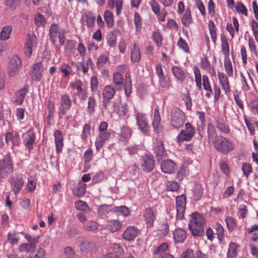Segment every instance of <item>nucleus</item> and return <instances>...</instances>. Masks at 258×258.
<instances>
[{
	"mask_svg": "<svg viewBox=\"0 0 258 258\" xmlns=\"http://www.w3.org/2000/svg\"><path fill=\"white\" fill-rule=\"evenodd\" d=\"M107 226L112 232H114L121 228L122 224L117 220H111L108 222Z\"/></svg>",
	"mask_w": 258,
	"mask_h": 258,
	"instance_id": "34",
	"label": "nucleus"
},
{
	"mask_svg": "<svg viewBox=\"0 0 258 258\" xmlns=\"http://www.w3.org/2000/svg\"><path fill=\"white\" fill-rule=\"evenodd\" d=\"M115 93V90L111 86H106L103 92V99H112Z\"/></svg>",
	"mask_w": 258,
	"mask_h": 258,
	"instance_id": "38",
	"label": "nucleus"
},
{
	"mask_svg": "<svg viewBox=\"0 0 258 258\" xmlns=\"http://www.w3.org/2000/svg\"><path fill=\"white\" fill-rule=\"evenodd\" d=\"M83 227V229L86 231H94L98 229L99 224L95 221L90 220L85 223Z\"/></svg>",
	"mask_w": 258,
	"mask_h": 258,
	"instance_id": "32",
	"label": "nucleus"
},
{
	"mask_svg": "<svg viewBox=\"0 0 258 258\" xmlns=\"http://www.w3.org/2000/svg\"><path fill=\"white\" fill-rule=\"evenodd\" d=\"M248 232L253 233V236L251 238V240L254 241H257L258 239V224L254 225L249 229Z\"/></svg>",
	"mask_w": 258,
	"mask_h": 258,
	"instance_id": "60",
	"label": "nucleus"
},
{
	"mask_svg": "<svg viewBox=\"0 0 258 258\" xmlns=\"http://www.w3.org/2000/svg\"><path fill=\"white\" fill-rule=\"evenodd\" d=\"M113 81L116 85H121L123 83L124 79L122 76L119 72H115L113 74Z\"/></svg>",
	"mask_w": 258,
	"mask_h": 258,
	"instance_id": "62",
	"label": "nucleus"
},
{
	"mask_svg": "<svg viewBox=\"0 0 258 258\" xmlns=\"http://www.w3.org/2000/svg\"><path fill=\"white\" fill-rule=\"evenodd\" d=\"M141 165L143 171H151L155 166V161L152 155H144L142 157Z\"/></svg>",
	"mask_w": 258,
	"mask_h": 258,
	"instance_id": "10",
	"label": "nucleus"
},
{
	"mask_svg": "<svg viewBox=\"0 0 258 258\" xmlns=\"http://www.w3.org/2000/svg\"><path fill=\"white\" fill-rule=\"evenodd\" d=\"M154 151L156 154V158L158 162H160L163 157H165L166 154L164 145L161 140L156 139L154 143Z\"/></svg>",
	"mask_w": 258,
	"mask_h": 258,
	"instance_id": "11",
	"label": "nucleus"
},
{
	"mask_svg": "<svg viewBox=\"0 0 258 258\" xmlns=\"http://www.w3.org/2000/svg\"><path fill=\"white\" fill-rule=\"evenodd\" d=\"M224 67L226 74L229 77H232L233 70L232 63L229 57L225 58Z\"/></svg>",
	"mask_w": 258,
	"mask_h": 258,
	"instance_id": "44",
	"label": "nucleus"
},
{
	"mask_svg": "<svg viewBox=\"0 0 258 258\" xmlns=\"http://www.w3.org/2000/svg\"><path fill=\"white\" fill-rule=\"evenodd\" d=\"M47 108L48 111L47 118L49 121L50 120H51L53 116L55 109L54 103L52 102L50 100H48L47 102Z\"/></svg>",
	"mask_w": 258,
	"mask_h": 258,
	"instance_id": "48",
	"label": "nucleus"
},
{
	"mask_svg": "<svg viewBox=\"0 0 258 258\" xmlns=\"http://www.w3.org/2000/svg\"><path fill=\"white\" fill-rule=\"evenodd\" d=\"M216 126L219 131L224 134H228L230 132L228 124L226 120L222 118H219L216 120Z\"/></svg>",
	"mask_w": 258,
	"mask_h": 258,
	"instance_id": "25",
	"label": "nucleus"
},
{
	"mask_svg": "<svg viewBox=\"0 0 258 258\" xmlns=\"http://www.w3.org/2000/svg\"><path fill=\"white\" fill-rule=\"evenodd\" d=\"M160 167L162 171L167 174L174 173L177 169L176 163L170 159L162 161L161 163Z\"/></svg>",
	"mask_w": 258,
	"mask_h": 258,
	"instance_id": "12",
	"label": "nucleus"
},
{
	"mask_svg": "<svg viewBox=\"0 0 258 258\" xmlns=\"http://www.w3.org/2000/svg\"><path fill=\"white\" fill-rule=\"evenodd\" d=\"M136 119L138 128L143 133L148 134L149 132L150 126L145 114L143 113L138 112L136 115Z\"/></svg>",
	"mask_w": 258,
	"mask_h": 258,
	"instance_id": "7",
	"label": "nucleus"
},
{
	"mask_svg": "<svg viewBox=\"0 0 258 258\" xmlns=\"http://www.w3.org/2000/svg\"><path fill=\"white\" fill-rule=\"evenodd\" d=\"M225 221L228 230L230 231L233 230L235 227H236V223L233 218L228 216L226 217Z\"/></svg>",
	"mask_w": 258,
	"mask_h": 258,
	"instance_id": "63",
	"label": "nucleus"
},
{
	"mask_svg": "<svg viewBox=\"0 0 258 258\" xmlns=\"http://www.w3.org/2000/svg\"><path fill=\"white\" fill-rule=\"evenodd\" d=\"M72 101L67 94L61 95L60 101V107L59 108L58 115L59 117H62L66 113V111L71 108Z\"/></svg>",
	"mask_w": 258,
	"mask_h": 258,
	"instance_id": "8",
	"label": "nucleus"
},
{
	"mask_svg": "<svg viewBox=\"0 0 258 258\" xmlns=\"http://www.w3.org/2000/svg\"><path fill=\"white\" fill-rule=\"evenodd\" d=\"M237 247V245L235 243H230L227 252V258H235L236 256Z\"/></svg>",
	"mask_w": 258,
	"mask_h": 258,
	"instance_id": "46",
	"label": "nucleus"
},
{
	"mask_svg": "<svg viewBox=\"0 0 258 258\" xmlns=\"http://www.w3.org/2000/svg\"><path fill=\"white\" fill-rule=\"evenodd\" d=\"M182 23L186 27H188L192 22L190 11L186 10L181 18Z\"/></svg>",
	"mask_w": 258,
	"mask_h": 258,
	"instance_id": "45",
	"label": "nucleus"
},
{
	"mask_svg": "<svg viewBox=\"0 0 258 258\" xmlns=\"http://www.w3.org/2000/svg\"><path fill=\"white\" fill-rule=\"evenodd\" d=\"M43 71V64L41 61L34 64L31 73L32 79L36 81H40L42 76Z\"/></svg>",
	"mask_w": 258,
	"mask_h": 258,
	"instance_id": "16",
	"label": "nucleus"
},
{
	"mask_svg": "<svg viewBox=\"0 0 258 258\" xmlns=\"http://www.w3.org/2000/svg\"><path fill=\"white\" fill-rule=\"evenodd\" d=\"M221 40L222 42V50L225 55V58L229 57V46L228 40L224 35H221Z\"/></svg>",
	"mask_w": 258,
	"mask_h": 258,
	"instance_id": "36",
	"label": "nucleus"
},
{
	"mask_svg": "<svg viewBox=\"0 0 258 258\" xmlns=\"http://www.w3.org/2000/svg\"><path fill=\"white\" fill-rule=\"evenodd\" d=\"M13 165L9 154L5 155L1 162L0 177L5 178L8 174L13 172Z\"/></svg>",
	"mask_w": 258,
	"mask_h": 258,
	"instance_id": "4",
	"label": "nucleus"
},
{
	"mask_svg": "<svg viewBox=\"0 0 258 258\" xmlns=\"http://www.w3.org/2000/svg\"><path fill=\"white\" fill-rule=\"evenodd\" d=\"M104 19L107 27L112 28L114 24V19L112 13L106 10L104 12Z\"/></svg>",
	"mask_w": 258,
	"mask_h": 258,
	"instance_id": "41",
	"label": "nucleus"
},
{
	"mask_svg": "<svg viewBox=\"0 0 258 258\" xmlns=\"http://www.w3.org/2000/svg\"><path fill=\"white\" fill-rule=\"evenodd\" d=\"M61 29H59V26L56 24H52L49 28V36L53 44H55L57 35Z\"/></svg>",
	"mask_w": 258,
	"mask_h": 258,
	"instance_id": "24",
	"label": "nucleus"
},
{
	"mask_svg": "<svg viewBox=\"0 0 258 258\" xmlns=\"http://www.w3.org/2000/svg\"><path fill=\"white\" fill-rule=\"evenodd\" d=\"M28 92V86H25L23 88L18 91L15 96V101L18 104H21L23 102L24 99Z\"/></svg>",
	"mask_w": 258,
	"mask_h": 258,
	"instance_id": "27",
	"label": "nucleus"
},
{
	"mask_svg": "<svg viewBox=\"0 0 258 258\" xmlns=\"http://www.w3.org/2000/svg\"><path fill=\"white\" fill-rule=\"evenodd\" d=\"M110 136L111 133L107 131L99 133V135L95 141V146L97 151L103 147L104 143L109 140Z\"/></svg>",
	"mask_w": 258,
	"mask_h": 258,
	"instance_id": "18",
	"label": "nucleus"
},
{
	"mask_svg": "<svg viewBox=\"0 0 258 258\" xmlns=\"http://www.w3.org/2000/svg\"><path fill=\"white\" fill-rule=\"evenodd\" d=\"M193 198L195 201L199 200L203 195V189L201 184H196L193 189Z\"/></svg>",
	"mask_w": 258,
	"mask_h": 258,
	"instance_id": "39",
	"label": "nucleus"
},
{
	"mask_svg": "<svg viewBox=\"0 0 258 258\" xmlns=\"http://www.w3.org/2000/svg\"><path fill=\"white\" fill-rule=\"evenodd\" d=\"M21 0H6V5L10 9L15 10L19 6Z\"/></svg>",
	"mask_w": 258,
	"mask_h": 258,
	"instance_id": "54",
	"label": "nucleus"
},
{
	"mask_svg": "<svg viewBox=\"0 0 258 258\" xmlns=\"http://www.w3.org/2000/svg\"><path fill=\"white\" fill-rule=\"evenodd\" d=\"M113 211V208L109 205H101L98 209V214L100 217H103L110 212Z\"/></svg>",
	"mask_w": 258,
	"mask_h": 258,
	"instance_id": "40",
	"label": "nucleus"
},
{
	"mask_svg": "<svg viewBox=\"0 0 258 258\" xmlns=\"http://www.w3.org/2000/svg\"><path fill=\"white\" fill-rule=\"evenodd\" d=\"M208 26L212 40L214 43L215 44L217 39L216 28L213 21L210 20L209 22Z\"/></svg>",
	"mask_w": 258,
	"mask_h": 258,
	"instance_id": "42",
	"label": "nucleus"
},
{
	"mask_svg": "<svg viewBox=\"0 0 258 258\" xmlns=\"http://www.w3.org/2000/svg\"><path fill=\"white\" fill-rule=\"evenodd\" d=\"M139 230L135 227L128 226L122 233V237L125 240H134L138 235Z\"/></svg>",
	"mask_w": 258,
	"mask_h": 258,
	"instance_id": "17",
	"label": "nucleus"
},
{
	"mask_svg": "<svg viewBox=\"0 0 258 258\" xmlns=\"http://www.w3.org/2000/svg\"><path fill=\"white\" fill-rule=\"evenodd\" d=\"M213 142L215 149L224 154H227L234 148L233 143L221 136H216Z\"/></svg>",
	"mask_w": 258,
	"mask_h": 258,
	"instance_id": "2",
	"label": "nucleus"
},
{
	"mask_svg": "<svg viewBox=\"0 0 258 258\" xmlns=\"http://www.w3.org/2000/svg\"><path fill=\"white\" fill-rule=\"evenodd\" d=\"M45 250L43 248L39 247L31 251L28 258H45Z\"/></svg>",
	"mask_w": 258,
	"mask_h": 258,
	"instance_id": "35",
	"label": "nucleus"
},
{
	"mask_svg": "<svg viewBox=\"0 0 258 258\" xmlns=\"http://www.w3.org/2000/svg\"><path fill=\"white\" fill-rule=\"evenodd\" d=\"M132 134V130L127 126H123L121 128L120 136L124 139L130 138Z\"/></svg>",
	"mask_w": 258,
	"mask_h": 258,
	"instance_id": "49",
	"label": "nucleus"
},
{
	"mask_svg": "<svg viewBox=\"0 0 258 258\" xmlns=\"http://www.w3.org/2000/svg\"><path fill=\"white\" fill-rule=\"evenodd\" d=\"M160 86L163 88H169L171 85L169 79L163 75L159 77Z\"/></svg>",
	"mask_w": 258,
	"mask_h": 258,
	"instance_id": "50",
	"label": "nucleus"
},
{
	"mask_svg": "<svg viewBox=\"0 0 258 258\" xmlns=\"http://www.w3.org/2000/svg\"><path fill=\"white\" fill-rule=\"evenodd\" d=\"M172 73L177 80L182 83L185 78L184 72L178 67L173 66L172 68Z\"/></svg>",
	"mask_w": 258,
	"mask_h": 258,
	"instance_id": "28",
	"label": "nucleus"
},
{
	"mask_svg": "<svg viewBox=\"0 0 258 258\" xmlns=\"http://www.w3.org/2000/svg\"><path fill=\"white\" fill-rule=\"evenodd\" d=\"M9 182L11 184L13 191L16 195L21 190L23 185V175L22 174H18L16 177L12 178L10 179Z\"/></svg>",
	"mask_w": 258,
	"mask_h": 258,
	"instance_id": "13",
	"label": "nucleus"
},
{
	"mask_svg": "<svg viewBox=\"0 0 258 258\" xmlns=\"http://www.w3.org/2000/svg\"><path fill=\"white\" fill-rule=\"evenodd\" d=\"M23 143L25 146L29 150L33 149V144L36 139L34 131L30 130L23 135Z\"/></svg>",
	"mask_w": 258,
	"mask_h": 258,
	"instance_id": "14",
	"label": "nucleus"
},
{
	"mask_svg": "<svg viewBox=\"0 0 258 258\" xmlns=\"http://www.w3.org/2000/svg\"><path fill=\"white\" fill-rule=\"evenodd\" d=\"M96 17L93 14L89 13L86 15V22L89 28H92L95 24Z\"/></svg>",
	"mask_w": 258,
	"mask_h": 258,
	"instance_id": "52",
	"label": "nucleus"
},
{
	"mask_svg": "<svg viewBox=\"0 0 258 258\" xmlns=\"http://www.w3.org/2000/svg\"><path fill=\"white\" fill-rule=\"evenodd\" d=\"M86 185L85 183H80L78 185L74 188L73 189V194L75 196L81 197L86 193Z\"/></svg>",
	"mask_w": 258,
	"mask_h": 258,
	"instance_id": "37",
	"label": "nucleus"
},
{
	"mask_svg": "<svg viewBox=\"0 0 258 258\" xmlns=\"http://www.w3.org/2000/svg\"><path fill=\"white\" fill-rule=\"evenodd\" d=\"M176 218L181 220L184 217L186 209V197L183 194L178 196L176 198Z\"/></svg>",
	"mask_w": 258,
	"mask_h": 258,
	"instance_id": "6",
	"label": "nucleus"
},
{
	"mask_svg": "<svg viewBox=\"0 0 258 258\" xmlns=\"http://www.w3.org/2000/svg\"><path fill=\"white\" fill-rule=\"evenodd\" d=\"M7 239L10 243L14 245L18 243L19 239L16 233H9L7 236Z\"/></svg>",
	"mask_w": 258,
	"mask_h": 258,
	"instance_id": "61",
	"label": "nucleus"
},
{
	"mask_svg": "<svg viewBox=\"0 0 258 258\" xmlns=\"http://www.w3.org/2000/svg\"><path fill=\"white\" fill-rule=\"evenodd\" d=\"M218 79L222 88L227 93L230 91L228 79L226 75L222 72H219L218 74Z\"/></svg>",
	"mask_w": 258,
	"mask_h": 258,
	"instance_id": "23",
	"label": "nucleus"
},
{
	"mask_svg": "<svg viewBox=\"0 0 258 258\" xmlns=\"http://www.w3.org/2000/svg\"><path fill=\"white\" fill-rule=\"evenodd\" d=\"M185 121V115L178 108H174L171 111V124L175 128L183 125Z\"/></svg>",
	"mask_w": 258,
	"mask_h": 258,
	"instance_id": "3",
	"label": "nucleus"
},
{
	"mask_svg": "<svg viewBox=\"0 0 258 258\" xmlns=\"http://www.w3.org/2000/svg\"><path fill=\"white\" fill-rule=\"evenodd\" d=\"M216 135L215 127L213 124L211 123L208 124V136L209 139L214 140Z\"/></svg>",
	"mask_w": 258,
	"mask_h": 258,
	"instance_id": "53",
	"label": "nucleus"
},
{
	"mask_svg": "<svg viewBox=\"0 0 258 258\" xmlns=\"http://www.w3.org/2000/svg\"><path fill=\"white\" fill-rule=\"evenodd\" d=\"M143 213L147 226L152 227L156 216L153 210L151 208H146Z\"/></svg>",
	"mask_w": 258,
	"mask_h": 258,
	"instance_id": "20",
	"label": "nucleus"
},
{
	"mask_svg": "<svg viewBox=\"0 0 258 258\" xmlns=\"http://www.w3.org/2000/svg\"><path fill=\"white\" fill-rule=\"evenodd\" d=\"M132 80L130 73H126L125 75L124 92L127 97L130 96L132 93Z\"/></svg>",
	"mask_w": 258,
	"mask_h": 258,
	"instance_id": "31",
	"label": "nucleus"
},
{
	"mask_svg": "<svg viewBox=\"0 0 258 258\" xmlns=\"http://www.w3.org/2000/svg\"><path fill=\"white\" fill-rule=\"evenodd\" d=\"M35 22L36 25L38 26H43L46 23V21L42 15L37 14L35 16Z\"/></svg>",
	"mask_w": 258,
	"mask_h": 258,
	"instance_id": "64",
	"label": "nucleus"
},
{
	"mask_svg": "<svg viewBox=\"0 0 258 258\" xmlns=\"http://www.w3.org/2000/svg\"><path fill=\"white\" fill-rule=\"evenodd\" d=\"M12 31V27L10 25L4 26L0 33V40L5 41L10 38V34Z\"/></svg>",
	"mask_w": 258,
	"mask_h": 258,
	"instance_id": "33",
	"label": "nucleus"
},
{
	"mask_svg": "<svg viewBox=\"0 0 258 258\" xmlns=\"http://www.w3.org/2000/svg\"><path fill=\"white\" fill-rule=\"evenodd\" d=\"M134 22L137 31H140L142 28V18L138 12L135 13Z\"/></svg>",
	"mask_w": 258,
	"mask_h": 258,
	"instance_id": "55",
	"label": "nucleus"
},
{
	"mask_svg": "<svg viewBox=\"0 0 258 258\" xmlns=\"http://www.w3.org/2000/svg\"><path fill=\"white\" fill-rule=\"evenodd\" d=\"M114 212H117L120 214L126 216L129 214V210L125 206L116 207L113 208Z\"/></svg>",
	"mask_w": 258,
	"mask_h": 258,
	"instance_id": "58",
	"label": "nucleus"
},
{
	"mask_svg": "<svg viewBox=\"0 0 258 258\" xmlns=\"http://www.w3.org/2000/svg\"><path fill=\"white\" fill-rule=\"evenodd\" d=\"M94 247V242L89 239L83 240L82 241L81 245H80L81 250L84 252L91 251L93 249Z\"/></svg>",
	"mask_w": 258,
	"mask_h": 258,
	"instance_id": "30",
	"label": "nucleus"
},
{
	"mask_svg": "<svg viewBox=\"0 0 258 258\" xmlns=\"http://www.w3.org/2000/svg\"><path fill=\"white\" fill-rule=\"evenodd\" d=\"M161 117L159 110L156 108L154 110V119L152 122V126L155 133L159 134L163 129V126L161 124Z\"/></svg>",
	"mask_w": 258,
	"mask_h": 258,
	"instance_id": "19",
	"label": "nucleus"
},
{
	"mask_svg": "<svg viewBox=\"0 0 258 258\" xmlns=\"http://www.w3.org/2000/svg\"><path fill=\"white\" fill-rule=\"evenodd\" d=\"M35 247L28 243L21 244L19 247V250L22 252H31Z\"/></svg>",
	"mask_w": 258,
	"mask_h": 258,
	"instance_id": "51",
	"label": "nucleus"
},
{
	"mask_svg": "<svg viewBox=\"0 0 258 258\" xmlns=\"http://www.w3.org/2000/svg\"><path fill=\"white\" fill-rule=\"evenodd\" d=\"M185 126V129L181 130L178 136L180 142L190 141L196 133L195 128L190 123H186Z\"/></svg>",
	"mask_w": 258,
	"mask_h": 258,
	"instance_id": "5",
	"label": "nucleus"
},
{
	"mask_svg": "<svg viewBox=\"0 0 258 258\" xmlns=\"http://www.w3.org/2000/svg\"><path fill=\"white\" fill-rule=\"evenodd\" d=\"M75 207L80 211H87V212L90 211L86 203L81 200H78L75 202Z\"/></svg>",
	"mask_w": 258,
	"mask_h": 258,
	"instance_id": "47",
	"label": "nucleus"
},
{
	"mask_svg": "<svg viewBox=\"0 0 258 258\" xmlns=\"http://www.w3.org/2000/svg\"><path fill=\"white\" fill-rule=\"evenodd\" d=\"M21 66V61L18 55L13 56L10 60L8 73L10 76H15Z\"/></svg>",
	"mask_w": 258,
	"mask_h": 258,
	"instance_id": "9",
	"label": "nucleus"
},
{
	"mask_svg": "<svg viewBox=\"0 0 258 258\" xmlns=\"http://www.w3.org/2000/svg\"><path fill=\"white\" fill-rule=\"evenodd\" d=\"M153 38L155 43L158 46H160L162 42V36L158 31L154 32L153 33Z\"/></svg>",
	"mask_w": 258,
	"mask_h": 258,
	"instance_id": "57",
	"label": "nucleus"
},
{
	"mask_svg": "<svg viewBox=\"0 0 258 258\" xmlns=\"http://www.w3.org/2000/svg\"><path fill=\"white\" fill-rule=\"evenodd\" d=\"M5 140L7 144H8L12 142L14 146H19L21 142L20 136L17 133L8 132L6 133Z\"/></svg>",
	"mask_w": 258,
	"mask_h": 258,
	"instance_id": "21",
	"label": "nucleus"
},
{
	"mask_svg": "<svg viewBox=\"0 0 258 258\" xmlns=\"http://www.w3.org/2000/svg\"><path fill=\"white\" fill-rule=\"evenodd\" d=\"M55 144L56 152L59 153L61 152L63 147V137L61 132L59 130H56L54 132Z\"/></svg>",
	"mask_w": 258,
	"mask_h": 258,
	"instance_id": "22",
	"label": "nucleus"
},
{
	"mask_svg": "<svg viewBox=\"0 0 258 258\" xmlns=\"http://www.w3.org/2000/svg\"><path fill=\"white\" fill-rule=\"evenodd\" d=\"M141 59L140 51L134 44V48L131 51V60L134 62H138Z\"/></svg>",
	"mask_w": 258,
	"mask_h": 258,
	"instance_id": "43",
	"label": "nucleus"
},
{
	"mask_svg": "<svg viewBox=\"0 0 258 258\" xmlns=\"http://www.w3.org/2000/svg\"><path fill=\"white\" fill-rule=\"evenodd\" d=\"M25 237L29 242L28 243H30L31 245L36 248V244L38 242L39 236H32L29 234H26L25 235Z\"/></svg>",
	"mask_w": 258,
	"mask_h": 258,
	"instance_id": "59",
	"label": "nucleus"
},
{
	"mask_svg": "<svg viewBox=\"0 0 258 258\" xmlns=\"http://www.w3.org/2000/svg\"><path fill=\"white\" fill-rule=\"evenodd\" d=\"M96 106V101L94 97H90L88 102L87 111L90 114L94 112L95 110V106Z\"/></svg>",
	"mask_w": 258,
	"mask_h": 258,
	"instance_id": "56",
	"label": "nucleus"
},
{
	"mask_svg": "<svg viewBox=\"0 0 258 258\" xmlns=\"http://www.w3.org/2000/svg\"><path fill=\"white\" fill-rule=\"evenodd\" d=\"M36 43V37L35 35L28 34L25 43V52L27 56L32 54L33 48Z\"/></svg>",
	"mask_w": 258,
	"mask_h": 258,
	"instance_id": "15",
	"label": "nucleus"
},
{
	"mask_svg": "<svg viewBox=\"0 0 258 258\" xmlns=\"http://www.w3.org/2000/svg\"><path fill=\"white\" fill-rule=\"evenodd\" d=\"M174 238L176 242H182L186 238V232L185 230L179 228L176 229L173 233Z\"/></svg>",
	"mask_w": 258,
	"mask_h": 258,
	"instance_id": "29",
	"label": "nucleus"
},
{
	"mask_svg": "<svg viewBox=\"0 0 258 258\" xmlns=\"http://www.w3.org/2000/svg\"><path fill=\"white\" fill-rule=\"evenodd\" d=\"M120 33V31L118 29H114L111 32L109 33L106 36L108 44L111 47H114L116 44V36L117 34Z\"/></svg>",
	"mask_w": 258,
	"mask_h": 258,
	"instance_id": "26",
	"label": "nucleus"
},
{
	"mask_svg": "<svg viewBox=\"0 0 258 258\" xmlns=\"http://www.w3.org/2000/svg\"><path fill=\"white\" fill-rule=\"evenodd\" d=\"M205 219L199 213L195 212L190 215L188 228L194 236H201L204 233Z\"/></svg>",
	"mask_w": 258,
	"mask_h": 258,
	"instance_id": "1",
	"label": "nucleus"
}]
</instances>
